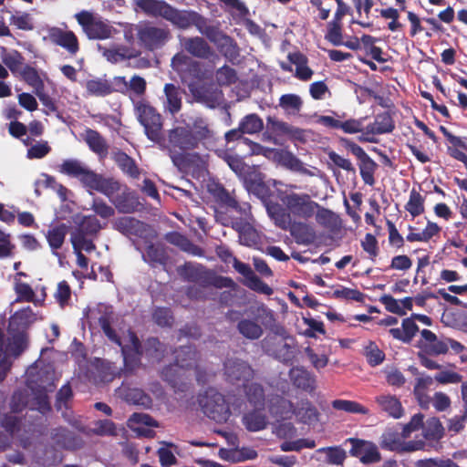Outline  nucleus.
<instances>
[{"mask_svg": "<svg viewBox=\"0 0 467 467\" xmlns=\"http://www.w3.org/2000/svg\"><path fill=\"white\" fill-rule=\"evenodd\" d=\"M177 272L184 281L201 287L234 288L236 285L231 277L219 275L202 264L186 262L177 268Z\"/></svg>", "mask_w": 467, "mask_h": 467, "instance_id": "nucleus-1", "label": "nucleus"}, {"mask_svg": "<svg viewBox=\"0 0 467 467\" xmlns=\"http://www.w3.org/2000/svg\"><path fill=\"white\" fill-rule=\"evenodd\" d=\"M131 100L135 115L139 122L143 126L147 138L158 144L164 143L161 115L144 99H131Z\"/></svg>", "mask_w": 467, "mask_h": 467, "instance_id": "nucleus-2", "label": "nucleus"}, {"mask_svg": "<svg viewBox=\"0 0 467 467\" xmlns=\"http://www.w3.org/2000/svg\"><path fill=\"white\" fill-rule=\"evenodd\" d=\"M337 8L333 18L327 24V32L325 39L333 46H345L352 50L360 48V39L354 37L352 40L343 41V18L348 15H352L351 6L344 0H334Z\"/></svg>", "mask_w": 467, "mask_h": 467, "instance_id": "nucleus-3", "label": "nucleus"}, {"mask_svg": "<svg viewBox=\"0 0 467 467\" xmlns=\"http://www.w3.org/2000/svg\"><path fill=\"white\" fill-rule=\"evenodd\" d=\"M165 147L169 150L172 162L177 165L183 159V154L197 149L199 143L189 126H179L168 131V143Z\"/></svg>", "mask_w": 467, "mask_h": 467, "instance_id": "nucleus-4", "label": "nucleus"}, {"mask_svg": "<svg viewBox=\"0 0 467 467\" xmlns=\"http://www.w3.org/2000/svg\"><path fill=\"white\" fill-rule=\"evenodd\" d=\"M75 18L84 34L90 40L110 38L115 31V28L108 19H104L102 16L87 10L77 13Z\"/></svg>", "mask_w": 467, "mask_h": 467, "instance_id": "nucleus-5", "label": "nucleus"}, {"mask_svg": "<svg viewBox=\"0 0 467 467\" xmlns=\"http://www.w3.org/2000/svg\"><path fill=\"white\" fill-rule=\"evenodd\" d=\"M2 61L15 77L19 78L28 86L39 77L47 76V72L38 69L36 63H25L24 56L17 50L5 53L2 56Z\"/></svg>", "mask_w": 467, "mask_h": 467, "instance_id": "nucleus-6", "label": "nucleus"}, {"mask_svg": "<svg viewBox=\"0 0 467 467\" xmlns=\"http://www.w3.org/2000/svg\"><path fill=\"white\" fill-rule=\"evenodd\" d=\"M202 412L217 423H224L231 416L229 404L223 394L214 389H209L199 399Z\"/></svg>", "mask_w": 467, "mask_h": 467, "instance_id": "nucleus-7", "label": "nucleus"}, {"mask_svg": "<svg viewBox=\"0 0 467 467\" xmlns=\"http://www.w3.org/2000/svg\"><path fill=\"white\" fill-rule=\"evenodd\" d=\"M137 37L140 45L148 51L162 48L171 39V35L168 27L146 24L139 27Z\"/></svg>", "mask_w": 467, "mask_h": 467, "instance_id": "nucleus-8", "label": "nucleus"}, {"mask_svg": "<svg viewBox=\"0 0 467 467\" xmlns=\"http://www.w3.org/2000/svg\"><path fill=\"white\" fill-rule=\"evenodd\" d=\"M338 140L343 148L351 152L358 160L359 173L363 182L369 186L374 185V173L378 167L377 163L359 145L350 139L340 137Z\"/></svg>", "mask_w": 467, "mask_h": 467, "instance_id": "nucleus-9", "label": "nucleus"}, {"mask_svg": "<svg viewBox=\"0 0 467 467\" xmlns=\"http://www.w3.org/2000/svg\"><path fill=\"white\" fill-rule=\"evenodd\" d=\"M280 200L291 214L303 219L312 217L316 209L319 207L306 193H286L281 196Z\"/></svg>", "mask_w": 467, "mask_h": 467, "instance_id": "nucleus-10", "label": "nucleus"}, {"mask_svg": "<svg viewBox=\"0 0 467 467\" xmlns=\"http://www.w3.org/2000/svg\"><path fill=\"white\" fill-rule=\"evenodd\" d=\"M266 211L278 228L285 231L289 230L294 236H297L307 228L306 224L303 223L292 221L290 212L277 202L267 203Z\"/></svg>", "mask_w": 467, "mask_h": 467, "instance_id": "nucleus-11", "label": "nucleus"}, {"mask_svg": "<svg viewBox=\"0 0 467 467\" xmlns=\"http://www.w3.org/2000/svg\"><path fill=\"white\" fill-rule=\"evenodd\" d=\"M209 192L221 208L234 211L241 219H247L251 214L250 204L247 202L240 204L222 184H213L209 188Z\"/></svg>", "mask_w": 467, "mask_h": 467, "instance_id": "nucleus-12", "label": "nucleus"}, {"mask_svg": "<svg viewBox=\"0 0 467 467\" xmlns=\"http://www.w3.org/2000/svg\"><path fill=\"white\" fill-rule=\"evenodd\" d=\"M224 375L232 384L243 386L254 378V369L246 362L239 358H227L223 364Z\"/></svg>", "mask_w": 467, "mask_h": 467, "instance_id": "nucleus-13", "label": "nucleus"}, {"mask_svg": "<svg viewBox=\"0 0 467 467\" xmlns=\"http://www.w3.org/2000/svg\"><path fill=\"white\" fill-rule=\"evenodd\" d=\"M348 442L351 444L349 454L358 458L362 463L371 464L380 462L381 455L374 442L358 438H348L346 440V443Z\"/></svg>", "mask_w": 467, "mask_h": 467, "instance_id": "nucleus-14", "label": "nucleus"}, {"mask_svg": "<svg viewBox=\"0 0 467 467\" xmlns=\"http://www.w3.org/2000/svg\"><path fill=\"white\" fill-rule=\"evenodd\" d=\"M171 67L178 73L182 82L200 79L202 67L200 62L182 53L175 54L171 58Z\"/></svg>", "mask_w": 467, "mask_h": 467, "instance_id": "nucleus-15", "label": "nucleus"}, {"mask_svg": "<svg viewBox=\"0 0 467 467\" xmlns=\"http://www.w3.org/2000/svg\"><path fill=\"white\" fill-rule=\"evenodd\" d=\"M234 268L240 275H242L245 279L244 281V285L249 289L262 295L272 296L274 294V290L270 287L266 283L261 280L251 266L248 264L243 263L239 261L236 257H234Z\"/></svg>", "mask_w": 467, "mask_h": 467, "instance_id": "nucleus-16", "label": "nucleus"}, {"mask_svg": "<svg viewBox=\"0 0 467 467\" xmlns=\"http://www.w3.org/2000/svg\"><path fill=\"white\" fill-rule=\"evenodd\" d=\"M115 230L125 236H136L141 239H147L151 231L150 226L134 217H119L113 223Z\"/></svg>", "mask_w": 467, "mask_h": 467, "instance_id": "nucleus-17", "label": "nucleus"}, {"mask_svg": "<svg viewBox=\"0 0 467 467\" xmlns=\"http://www.w3.org/2000/svg\"><path fill=\"white\" fill-rule=\"evenodd\" d=\"M265 351L285 365H291L296 358V346L276 337L265 342Z\"/></svg>", "mask_w": 467, "mask_h": 467, "instance_id": "nucleus-18", "label": "nucleus"}, {"mask_svg": "<svg viewBox=\"0 0 467 467\" xmlns=\"http://www.w3.org/2000/svg\"><path fill=\"white\" fill-rule=\"evenodd\" d=\"M47 36L52 44L64 48L70 56H76L80 49L78 38L71 30L53 26L48 29Z\"/></svg>", "mask_w": 467, "mask_h": 467, "instance_id": "nucleus-19", "label": "nucleus"}, {"mask_svg": "<svg viewBox=\"0 0 467 467\" xmlns=\"http://www.w3.org/2000/svg\"><path fill=\"white\" fill-rule=\"evenodd\" d=\"M216 218L223 225H230L239 233V238L243 244L251 246L257 242L256 231L248 223H244L240 215L237 218H225L224 214L221 212L216 213Z\"/></svg>", "mask_w": 467, "mask_h": 467, "instance_id": "nucleus-20", "label": "nucleus"}, {"mask_svg": "<svg viewBox=\"0 0 467 467\" xmlns=\"http://www.w3.org/2000/svg\"><path fill=\"white\" fill-rule=\"evenodd\" d=\"M34 316L30 306L16 311L9 317L7 335L29 336L28 329L35 321Z\"/></svg>", "mask_w": 467, "mask_h": 467, "instance_id": "nucleus-21", "label": "nucleus"}, {"mask_svg": "<svg viewBox=\"0 0 467 467\" xmlns=\"http://www.w3.org/2000/svg\"><path fill=\"white\" fill-rule=\"evenodd\" d=\"M185 370L181 368L176 363L165 366L161 371V378L167 382L174 391L184 392L188 389Z\"/></svg>", "mask_w": 467, "mask_h": 467, "instance_id": "nucleus-22", "label": "nucleus"}, {"mask_svg": "<svg viewBox=\"0 0 467 467\" xmlns=\"http://www.w3.org/2000/svg\"><path fill=\"white\" fill-rule=\"evenodd\" d=\"M87 188L104 194L112 202L114 195L120 191L121 184L114 178H105L95 172Z\"/></svg>", "mask_w": 467, "mask_h": 467, "instance_id": "nucleus-23", "label": "nucleus"}, {"mask_svg": "<svg viewBox=\"0 0 467 467\" xmlns=\"http://www.w3.org/2000/svg\"><path fill=\"white\" fill-rule=\"evenodd\" d=\"M379 410L390 418L400 419L404 415V408L400 400L391 394H380L375 397Z\"/></svg>", "mask_w": 467, "mask_h": 467, "instance_id": "nucleus-24", "label": "nucleus"}, {"mask_svg": "<svg viewBox=\"0 0 467 467\" xmlns=\"http://www.w3.org/2000/svg\"><path fill=\"white\" fill-rule=\"evenodd\" d=\"M60 172L70 177L78 178L87 187L95 171L84 166L78 160H66L60 165Z\"/></svg>", "mask_w": 467, "mask_h": 467, "instance_id": "nucleus-25", "label": "nucleus"}, {"mask_svg": "<svg viewBox=\"0 0 467 467\" xmlns=\"http://www.w3.org/2000/svg\"><path fill=\"white\" fill-rule=\"evenodd\" d=\"M421 429L422 435L428 445L435 450L440 448V441L444 436V428L439 418L431 417L428 419L425 423L423 422Z\"/></svg>", "mask_w": 467, "mask_h": 467, "instance_id": "nucleus-26", "label": "nucleus"}, {"mask_svg": "<svg viewBox=\"0 0 467 467\" xmlns=\"http://www.w3.org/2000/svg\"><path fill=\"white\" fill-rule=\"evenodd\" d=\"M165 99L164 110L172 116L178 114L182 108V90L172 83H167L163 88Z\"/></svg>", "mask_w": 467, "mask_h": 467, "instance_id": "nucleus-27", "label": "nucleus"}, {"mask_svg": "<svg viewBox=\"0 0 467 467\" xmlns=\"http://www.w3.org/2000/svg\"><path fill=\"white\" fill-rule=\"evenodd\" d=\"M33 369L36 368H30L27 378V387L31 390H41V387H49V385H52V390L55 389V373L50 368H40L36 374H33Z\"/></svg>", "mask_w": 467, "mask_h": 467, "instance_id": "nucleus-28", "label": "nucleus"}, {"mask_svg": "<svg viewBox=\"0 0 467 467\" xmlns=\"http://www.w3.org/2000/svg\"><path fill=\"white\" fill-rule=\"evenodd\" d=\"M182 46L194 57L208 59L213 55L211 46L201 36L184 38Z\"/></svg>", "mask_w": 467, "mask_h": 467, "instance_id": "nucleus-29", "label": "nucleus"}, {"mask_svg": "<svg viewBox=\"0 0 467 467\" xmlns=\"http://www.w3.org/2000/svg\"><path fill=\"white\" fill-rule=\"evenodd\" d=\"M290 379L295 387L306 392H313L316 389V379L303 367H294L289 371Z\"/></svg>", "mask_w": 467, "mask_h": 467, "instance_id": "nucleus-30", "label": "nucleus"}, {"mask_svg": "<svg viewBox=\"0 0 467 467\" xmlns=\"http://www.w3.org/2000/svg\"><path fill=\"white\" fill-rule=\"evenodd\" d=\"M84 140L89 150L99 158L104 159L109 153V144L107 140L98 131L88 128L85 130Z\"/></svg>", "mask_w": 467, "mask_h": 467, "instance_id": "nucleus-31", "label": "nucleus"}, {"mask_svg": "<svg viewBox=\"0 0 467 467\" xmlns=\"http://www.w3.org/2000/svg\"><path fill=\"white\" fill-rule=\"evenodd\" d=\"M165 240L177 247H179L182 251L188 253L192 255L195 256H202L203 250L193 244L188 237L183 235L179 232H171L165 235Z\"/></svg>", "mask_w": 467, "mask_h": 467, "instance_id": "nucleus-32", "label": "nucleus"}, {"mask_svg": "<svg viewBox=\"0 0 467 467\" xmlns=\"http://www.w3.org/2000/svg\"><path fill=\"white\" fill-rule=\"evenodd\" d=\"M176 363L181 368L190 370L197 368L199 352L192 346H182L174 351Z\"/></svg>", "mask_w": 467, "mask_h": 467, "instance_id": "nucleus-33", "label": "nucleus"}, {"mask_svg": "<svg viewBox=\"0 0 467 467\" xmlns=\"http://www.w3.org/2000/svg\"><path fill=\"white\" fill-rule=\"evenodd\" d=\"M67 231L68 226L66 223H61L50 227L45 234L47 244L54 255H58L57 251L62 248Z\"/></svg>", "mask_w": 467, "mask_h": 467, "instance_id": "nucleus-34", "label": "nucleus"}, {"mask_svg": "<svg viewBox=\"0 0 467 467\" xmlns=\"http://www.w3.org/2000/svg\"><path fill=\"white\" fill-rule=\"evenodd\" d=\"M135 5L148 16L164 19L170 4L164 0H135Z\"/></svg>", "mask_w": 467, "mask_h": 467, "instance_id": "nucleus-35", "label": "nucleus"}, {"mask_svg": "<svg viewBox=\"0 0 467 467\" xmlns=\"http://www.w3.org/2000/svg\"><path fill=\"white\" fill-rule=\"evenodd\" d=\"M433 379L430 376L419 377L415 379L413 388V395L419 406L423 410H428L431 402V398L427 391L432 385Z\"/></svg>", "mask_w": 467, "mask_h": 467, "instance_id": "nucleus-36", "label": "nucleus"}, {"mask_svg": "<svg viewBox=\"0 0 467 467\" xmlns=\"http://www.w3.org/2000/svg\"><path fill=\"white\" fill-rule=\"evenodd\" d=\"M29 347V336L7 335L3 354L13 358H19Z\"/></svg>", "mask_w": 467, "mask_h": 467, "instance_id": "nucleus-37", "label": "nucleus"}, {"mask_svg": "<svg viewBox=\"0 0 467 467\" xmlns=\"http://www.w3.org/2000/svg\"><path fill=\"white\" fill-rule=\"evenodd\" d=\"M192 92L197 102L203 103L211 109H214L219 105L223 95L221 90L207 86H201L192 89Z\"/></svg>", "mask_w": 467, "mask_h": 467, "instance_id": "nucleus-38", "label": "nucleus"}, {"mask_svg": "<svg viewBox=\"0 0 467 467\" xmlns=\"http://www.w3.org/2000/svg\"><path fill=\"white\" fill-rule=\"evenodd\" d=\"M142 258L151 267H156L157 265L165 266L169 260L166 250L161 244H150L147 245Z\"/></svg>", "mask_w": 467, "mask_h": 467, "instance_id": "nucleus-39", "label": "nucleus"}, {"mask_svg": "<svg viewBox=\"0 0 467 467\" xmlns=\"http://www.w3.org/2000/svg\"><path fill=\"white\" fill-rule=\"evenodd\" d=\"M395 129V122L389 112L384 111L376 115L374 122L367 126V133L381 135L390 133Z\"/></svg>", "mask_w": 467, "mask_h": 467, "instance_id": "nucleus-40", "label": "nucleus"}, {"mask_svg": "<svg viewBox=\"0 0 467 467\" xmlns=\"http://www.w3.org/2000/svg\"><path fill=\"white\" fill-rule=\"evenodd\" d=\"M193 10H179L170 5L165 20L171 22L175 27L186 30L191 27Z\"/></svg>", "mask_w": 467, "mask_h": 467, "instance_id": "nucleus-41", "label": "nucleus"}, {"mask_svg": "<svg viewBox=\"0 0 467 467\" xmlns=\"http://www.w3.org/2000/svg\"><path fill=\"white\" fill-rule=\"evenodd\" d=\"M245 397L254 409L264 410L265 405V393L264 387L257 382H246L244 385Z\"/></svg>", "mask_w": 467, "mask_h": 467, "instance_id": "nucleus-42", "label": "nucleus"}, {"mask_svg": "<svg viewBox=\"0 0 467 467\" xmlns=\"http://www.w3.org/2000/svg\"><path fill=\"white\" fill-rule=\"evenodd\" d=\"M112 202L119 213H134L139 205L137 198L126 186L120 194L114 197Z\"/></svg>", "mask_w": 467, "mask_h": 467, "instance_id": "nucleus-43", "label": "nucleus"}, {"mask_svg": "<svg viewBox=\"0 0 467 467\" xmlns=\"http://www.w3.org/2000/svg\"><path fill=\"white\" fill-rule=\"evenodd\" d=\"M402 328H390L389 334L395 338L403 343H410L419 331V327L411 317H407L402 320Z\"/></svg>", "mask_w": 467, "mask_h": 467, "instance_id": "nucleus-44", "label": "nucleus"}, {"mask_svg": "<svg viewBox=\"0 0 467 467\" xmlns=\"http://www.w3.org/2000/svg\"><path fill=\"white\" fill-rule=\"evenodd\" d=\"M293 414L298 421L305 424L318 420L319 416L317 408L307 399L299 401L297 407H295Z\"/></svg>", "mask_w": 467, "mask_h": 467, "instance_id": "nucleus-45", "label": "nucleus"}, {"mask_svg": "<svg viewBox=\"0 0 467 467\" xmlns=\"http://www.w3.org/2000/svg\"><path fill=\"white\" fill-rule=\"evenodd\" d=\"M262 410L254 409L243 416V424L249 431H260L267 426V417L261 411Z\"/></svg>", "mask_w": 467, "mask_h": 467, "instance_id": "nucleus-46", "label": "nucleus"}, {"mask_svg": "<svg viewBox=\"0 0 467 467\" xmlns=\"http://www.w3.org/2000/svg\"><path fill=\"white\" fill-rule=\"evenodd\" d=\"M113 160L118 167L124 172L133 179H137L140 176V169L137 166L135 161L129 156L126 152L119 150L114 153Z\"/></svg>", "mask_w": 467, "mask_h": 467, "instance_id": "nucleus-47", "label": "nucleus"}, {"mask_svg": "<svg viewBox=\"0 0 467 467\" xmlns=\"http://www.w3.org/2000/svg\"><path fill=\"white\" fill-rule=\"evenodd\" d=\"M192 26H194L201 34L206 36L211 41H214L216 36L221 34L218 26L210 25L209 20L196 11H193L192 14Z\"/></svg>", "mask_w": 467, "mask_h": 467, "instance_id": "nucleus-48", "label": "nucleus"}, {"mask_svg": "<svg viewBox=\"0 0 467 467\" xmlns=\"http://www.w3.org/2000/svg\"><path fill=\"white\" fill-rule=\"evenodd\" d=\"M52 440L56 445L64 449H75L78 446V439L69 430L58 427L52 431Z\"/></svg>", "mask_w": 467, "mask_h": 467, "instance_id": "nucleus-49", "label": "nucleus"}, {"mask_svg": "<svg viewBox=\"0 0 467 467\" xmlns=\"http://www.w3.org/2000/svg\"><path fill=\"white\" fill-rule=\"evenodd\" d=\"M295 406L292 401L280 395H273L269 400V411L275 416L285 418L288 413L293 414Z\"/></svg>", "mask_w": 467, "mask_h": 467, "instance_id": "nucleus-50", "label": "nucleus"}, {"mask_svg": "<svg viewBox=\"0 0 467 467\" xmlns=\"http://www.w3.org/2000/svg\"><path fill=\"white\" fill-rule=\"evenodd\" d=\"M236 328L244 337L250 340H256L264 334L262 327L256 321L248 318L239 320Z\"/></svg>", "mask_w": 467, "mask_h": 467, "instance_id": "nucleus-51", "label": "nucleus"}, {"mask_svg": "<svg viewBox=\"0 0 467 467\" xmlns=\"http://www.w3.org/2000/svg\"><path fill=\"white\" fill-rule=\"evenodd\" d=\"M47 78V75L39 77L33 83H30L29 87L34 89L35 94L45 108L51 112H56L57 110V107L54 99L45 92V78Z\"/></svg>", "mask_w": 467, "mask_h": 467, "instance_id": "nucleus-52", "label": "nucleus"}, {"mask_svg": "<svg viewBox=\"0 0 467 467\" xmlns=\"http://www.w3.org/2000/svg\"><path fill=\"white\" fill-rule=\"evenodd\" d=\"M143 349L141 343L136 334H130V345L124 346L121 348V352L124 357L125 364L130 360L132 362H140V357L143 354Z\"/></svg>", "mask_w": 467, "mask_h": 467, "instance_id": "nucleus-53", "label": "nucleus"}, {"mask_svg": "<svg viewBox=\"0 0 467 467\" xmlns=\"http://www.w3.org/2000/svg\"><path fill=\"white\" fill-rule=\"evenodd\" d=\"M100 229L101 225L97 217L95 215H88L82 218L72 234L94 236L99 232Z\"/></svg>", "mask_w": 467, "mask_h": 467, "instance_id": "nucleus-54", "label": "nucleus"}, {"mask_svg": "<svg viewBox=\"0 0 467 467\" xmlns=\"http://www.w3.org/2000/svg\"><path fill=\"white\" fill-rule=\"evenodd\" d=\"M424 202L425 198L415 188H412L410 192L409 201L404 208L412 218H415L424 213Z\"/></svg>", "mask_w": 467, "mask_h": 467, "instance_id": "nucleus-55", "label": "nucleus"}, {"mask_svg": "<svg viewBox=\"0 0 467 467\" xmlns=\"http://www.w3.org/2000/svg\"><path fill=\"white\" fill-rule=\"evenodd\" d=\"M86 88L88 94L97 97H105L116 90L108 80L101 78L88 80Z\"/></svg>", "mask_w": 467, "mask_h": 467, "instance_id": "nucleus-56", "label": "nucleus"}, {"mask_svg": "<svg viewBox=\"0 0 467 467\" xmlns=\"http://www.w3.org/2000/svg\"><path fill=\"white\" fill-rule=\"evenodd\" d=\"M222 39L223 42L219 47L220 52L229 62L235 63L240 57V49L236 42L225 34H222Z\"/></svg>", "mask_w": 467, "mask_h": 467, "instance_id": "nucleus-57", "label": "nucleus"}, {"mask_svg": "<svg viewBox=\"0 0 467 467\" xmlns=\"http://www.w3.org/2000/svg\"><path fill=\"white\" fill-rule=\"evenodd\" d=\"M302 106L303 100L296 94H284L279 99V107L290 115H297Z\"/></svg>", "mask_w": 467, "mask_h": 467, "instance_id": "nucleus-58", "label": "nucleus"}, {"mask_svg": "<svg viewBox=\"0 0 467 467\" xmlns=\"http://www.w3.org/2000/svg\"><path fill=\"white\" fill-rule=\"evenodd\" d=\"M190 129L192 130V134L199 144L202 140L213 137V131L209 127V123L207 119L202 117H196Z\"/></svg>", "mask_w": 467, "mask_h": 467, "instance_id": "nucleus-59", "label": "nucleus"}, {"mask_svg": "<svg viewBox=\"0 0 467 467\" xmlns=\"http://www.w3.org/2000/svg\"><path fill=\"white\" fill-rule=\"evenodd\" d=\"M332 407L337 410H343L348 413L368 415L369 410L362 404L348 400H335L332 401Z\"/></svg>", "mask_w": 467, "mask_h": 467, "instance_id": "nucleus-60", "label": "nucleus"}, {"mask_svg": "<svg viewBox=\"0 0 467 467\" xmlns=\"http://www.w3.org/2000/svg\"><path fill=\"white\" fill-rule=\"evenodd\" d=\"M239 125L244 134L259 133L264 129L263 119L255 113H251L244 116Z\"/></svg>", "mask_w": 467, "mask_h": 467, "instance_id": "nucleus-61", "label": "nucleus"}, {"mask_svg": "<svg viewBox=\"0 0 467 467\" xmlns=\"http://www.w3.org/2000/svg\"><path fill=\"white\" fill-rule=\"evenodd\" d=\"M317 452L326 454V462L335 465H342L347 458V453L340 446L323 447Z\"/></svg>", "mask_w": 467, "mask_h": 467, "instance_id": "nucleus-62", "label": "nucleus"}, {"mask_svg": "<svg viewBox=\"0 0 467 467\" xmlns=\"http://www.w3.org/2000/svg\"><path fill=\"white\" fill-rule=\"evenodd\" d=\"M364 355L371 367L379 366L385 359V353L371 340L364 347Z\"/></svg>", "mask_w": 467, "mask_h": 467, "instance_id": "nucleus-63", "label": "nucleus"}, {"mask_svg": "<svg viewBox=\"0 0 467 467\" xmlns=\"http://www.w3.org/2000/svg\"><path fill=\"white\" fill-rule=\"evenodd\" d=\"M165 351V345L157 337H149L144 343L143 352H145V355L148 358L160 360L163 357Z\"/></svg>", "mask_w": 467, "mask_h": 467, "instance_id": "nucleus-64", "label": "nucleus"}]
</instances>
